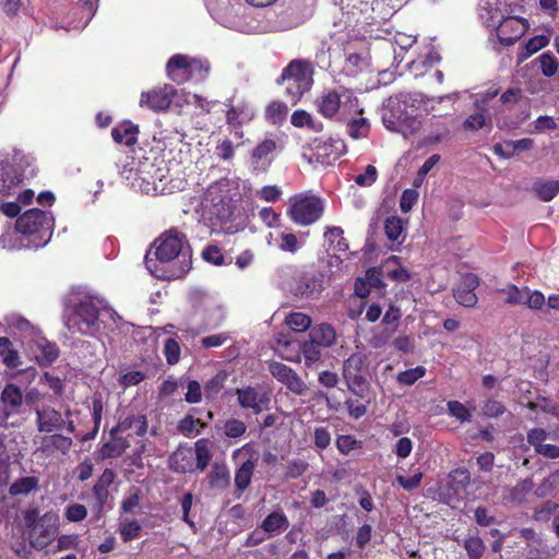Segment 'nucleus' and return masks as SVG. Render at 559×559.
I'll return each instance as SVG.
<instances>
[{"mask_svg":"<svg viewBox=\"0 0 559 559\" xmlns=\"http://www.w3.org/2000/svg\"><path fill=\"white\" fill-rule=\"evenodd\" d=\"M246 452L249 454V459L245 461L235 474V485L238 490L243 491L251 483V478L255 468L257 455L255 451L250 443L235 450L233 452V459H236L240 453Z\"/></svg>","mask_w":559,"mask_h":559,"instance_id":"nucleus-17","label":"nucleus"},{"mask_svg":"<svg viewBox=\"0 0 559 559\" xmlns=\"http://www.w3.org/2000/svg\"><path fill=\"white\" fill-rule=\"evenodd\" d=\"M269 370L277 381L296 395H304L308 391L305 381L290 367L278 361H272L269 365Z\"/></svg>","mask_w":559,"mask_h":559,"instance_id":"nucleus-12","label":"nucleus"},{"mask_svg":"<svg viewBox=\"0 0 559 559\" xmlns=\"http://www.w3.org/2000/svg\"><path fill=\"white\" fill-rule=\"evenodd\" d=\"M194 464L195 468L204 471L211 460L210 441L207 439H200L194 445Z\"/></svg>","mask_w":559,"mask_h":559,"instance_id":"nucleus-39","label":"nucleus"},{"mask_svg":"<svg viewBox=\"0 0 559 559\" xmlns=\"http://www.w3.org/2000/svg\"><path fill=\"white\" fill-rule=\"evenodd\" d=\"M221 429L225 437L229 439H239L247 432V425L240 419L229 418L223 424Z\"/></svg>","mask_w":559,"mask_h":559,"instance_id":"nucleus-47","label":"nucleus"},{"mask_svg":"<svg viewBox=\"0 0 559 559\" xmlns=\"http://www.w3.org/2000/svg\"><path fill=\"white\" fill-rule=\"evenodd\" d=\"M528 407L532 411H540L544 413L551 414L559 418V406L547 397H539L536 402L530 403Z\"/></svg>","mask_w":559,"mask_h":559,"instance_id":"nucleus-61","label":"nucleus"},{"mask_svg":"<svg viewBox=\"0 0 559 559\" xmlns=\"http://www.w3.org/2000/svg\"><path fill=\"white\" fill-rule=\"evenodd\" d=\"M409 98H390L385 111L382 115L384 127L404 136L416 133L421 126L420 120L415 116L414 109H408Z\"/></svg>","mask_w":559,"mask_h":559,"instance_id":"nucleus-4","label":"nucleus"},{"mask_svg":"<svg viewBox=\"0 0 559 559\" xmlns=\"http://www.w3.org/2000/svg\"><path fill=\"white\" fill-rule=\"evenodd\" d=\"M0 246L5 250H20L23 248H32L31 243L27 239L21 234L16 228V224L14 227L7 226L3 233L0 235Z\"/></svg>","mask_w":559,"mask_h":559,"instance_id":"nucleus-29","label":"nucleus"},{"mask_svg":"<svg viewBox=\"0 0 559 559\" xmlns=\"http://www.w3.org/2000/svg\"><path fill=\"white\" fill-rule=\"evenodd\" d=\"M534 189L542 201L548 202L551 201L559 193V181H539L535 183Z\"/></svg>","mask_w":559,"mask_h":559,"instance_id":"nucleus-44","label":"nucleus"},{"mask_svg":"<svg viewBox=\"0 0 559 559\" xmlns=\"http://www.w3.org/2000/svg\"><path fill=\"white\" fill-rule=\"evenodd\" d=\"M324 212V202L321 198L300 193L288 201L287 216L299 226H309L320 219Z\"/></svg>","mask_w":559,"mask_h":559,"instance_id":"nucleus-7","label":"nucleus"},{"mask_svg":"<svg viewBox=\"0 0 559 559\" xmlns=\"http://www.w3.org/2000/svg\"><path fill=\"white\" fill-rule=\"evenodd\" d=\"M72 439L60 433L46 436L43 438L38 452L45 454L46 457L53 455L56 452L66 455L72 448Z\"/></svg>","mask_w":559,"mask_h":559,"instance_id":"nucleus-25","label":"nucleus"},{"mask_svg":"<svg viewBox=\"0 0 559 559\" xmlns=\"http://www.w3.org/2000/svg\"><path fill=\"white\" fill-rule=\"evenodd\" d=\"M277 147V141L273 138H265L258 143L250 154L252 171L257 174L267 171L275 158Z\"/></svg>","mask_w":559,"mask_h":559,"instance_id":"nucleus-11","label":"nucleus"},{"mask_svg":"<svg viewBox=\"0 0 559 559\" xmlns=\"http://www.w3.org/2000/svg\"><path fill=\"white\" fill-rule=\"evenodd\" d=\"M313 69L309 61L296 59L283 69L277 79L278 84L285 85L286 94L296 103L312 85Z\"/></svg>","mask_w":559,"mask_h":559,"instance_id":"nucleus-6","label":"nucleus"},{"mask_svg":"<svg viewBox=\"0 0 559 559\" xmlns=\"http://www.w3.org/2000/svg\"><path fill=\"white\" fill-rule=\"evenodd\" d=\"M87 515V509L80 503H72L66 508L64 516L70 522H81Z\"/></svg>","mask_w":559,"mask_h":559,"instance_id":"nucleus-63","label":"nucleus"},{"mask_svg":"<svg viewBox=\"0 0 559 559\" xmlns=\"http://www.w3.org/2000/svg\"><path fill=\"white\" fill-rule=\"evenodd\" d=\"M1 403L3 404V412L5 417L8 418L10 415L17 412V409L24 403V395L22 390L13 383H8L4 385L1 394H0Z\"/></svg>","mask_w":559,"mask_h":559,"instance_id":"nucleus-27","label":"nucleus"},{"mask_svg":"<svg viewBox=\"0 0 559 559\" xmlns=\"http://www.w3.org/2000/svg\"><path fill=\"white\" fill-rule=\"evenodd\" d=\"M230 481L229 469L225 464H214L209 474V484L214 489H225Z\"/></svg>","mask_w":559,"mask_h":559,"instance_id":"nucleus-38","label":"nucleus"},{"mask_svg":"<svg viewBox=\"0 0 559 559\" xmlns=\"http://www.w3.org/2000/svg\"><path fill=\"white\" fill-rule=\"evenodd\" d=\"M205 427V424L191 415L179 420L177 429L186 437H194Z\"/></svg>","mask_w":559,"mask_h":559,"instance_id":"nucleus-43","label":"nucleus"},{"mask_svg":"<svg viewBox=\"0 0 559 559\" xmlns=\"http://www.w3.org/2000/svg\"><path fill=\"white\" fill-rule=\"evenodd\" d=\"M343 229L341 227H328L324 233V239L328 243V251H331L334 257L338 253H345L348 250V245L343 237Z\"/></svg>","mask_w":559,"mask_h":559,"instance_id":"nucleus-33","label":"nucleus"},{"mask_svg":"<svg viewBox=\"0 0 559 559\" xmlns=\"http://www.w3.org/2000/svg\"><path fill=\"white\" fill-rule=\"evenodd\" d=\"M542 73L546 78L554 76L559 71V61L551 52H544L538 57Z\"/></svg>","mask_w":559,"mask_h":559,"instance_id":"nucleus-49","label":"nucleus"},{"mask_svg":"<svg viewBox=\"0 0 559 559\" xmlns=\"http://www.w3.org/2000/svg\"><path fill=\"white\" fill-rule=\"evenodd\" d=\"M346 153V145L340 138H326L316 140L312 147L310 162L322 166L332 165Z\"/></svg>","mask_w":559,"mask_h":559,"instance_id":"nucleus-9","label":"nucleus"},{"mask_svg":"<svg viewBox=\"0 0 559 559\" xmlns=\"http://www.w3.org/2000/svg\"><path fill=\"white\" fill-rule=\"evenodd\" d=\"M98 308L91 297H84L67 317L66 325L72 333L93 335L97 330Z\"/></svg>","mask_w":559,"mask_h":559,"instance_id":"nucleus-8","label":"nucleus"},{"mask_svg":"<svg viewBox=\"0 0 559 559\" xmlns=\"http://www.w3.org/2000/svg\"><path fill=\"white\" fill-rule=\"evenodd\" d=\"M175 93V87L167 84L143 92L140 98V106L154 111L165 110L170 106Z\"/></svg>","mask_w":559,"mask_h":559,"instance_id":"nucleus-13","label":"nucleus"},{"mask_svg":"<svg viewBox=\"0 0 559 559\" xmlns=\"http://www.w3.org/2000/svg\"><path fill=\"white\" fill-rule=\"evenodd\" d=\"M36 423L38 431L47 433L61 430L66 425L61 413L51 406H43L36 409Z\"/></svg>","mask_w":559,"mask_h":559,"instance_id":"nucleus-21","label":"nucleus"},{"mask_svg":"<svg viewBox=\"0 0 559 559\" xmlns=\"http://www.w3.org/2000/svg\"><path fill=\"white\" fill-rule=\"evenodd\" d=\"M255 116V109L253 106L241 100L236 105H231L226 111V123L228 127H237L249 123Z\"/></svg>","mask_w":559,"mask_h":559,"instance_id":"nucleus-24","label":"nucleus"},{"mask_svg":"<svg viewBox=\"0 0 559 559\" xmlns=\"http://www.w3.org/2000/svg\"><path fill=\"white\" fill-rule=\"evenodd\" d=\"M0 357L2 362L10 369L17 368L22 365L19 352L5 336L0 337Z\"/></svg>","mask_w":559,"mask_h":559,"instance_id":"nucleus-36","label":"nucleus"},{"mask_svg":"<svg viewBox=\"0 0 559 559\" xmlns=\"http://www.w3.org/2000/svg\"><path fill=\"white\" fill-rule=\"evenodd\" d=\"M29 352L39 366L51 365L59 357L58 346L40 334H35L28 345Z\"/></svg>","mask_w":559,"mask_h":559,"instance_id":"nucleus-14","label":"nucleus"},{"mask_svg":"<svg viewBox=\"0 0 559 559\" xmlns=\"http://www.w3.org/2000/svg\"><path fill=\"white\" fill-rule=\"evenodd\" d=\"M321 347L319 344L314 343L311 338L305 341L301 345V353L304 355L305 361L307 365L314 364L320 360Z\"/></svg>","mask_w":559,"mask_h":559,"instance_id":"nucleus-52","label":"nucleus"},{"mask_svg":"<svg viewBox=\"0 0 559 559\" xmlns=\"http://www.w3.org/2000/svg\"><path fill=\"white\" fill-rule=\"evenodd\" d=\"M479 280L473 273L462 276L460 284L453 290L455 300L464 307H474L477 304V296L474 290L478 287Z\"/></svg>","mask_w":559,"mask_h":559,"instance_id":"nucleus-20","label":"nucleus"},{"mask_svg":"<svg viewBox=\"0 0 559 559\" xmlns=\"http://www.w3.org/2000/svg\"><path fill=\"white\" fill-rule=\"evenodd\" d=\"M289 526L287 516L282 511H275L269 514L261 523V528L269 535H278Z\"/></svg>","mask_w":559,"mask_h":559,"instance_id":"nucleus-34","label":"nucleus"},{"mask_svg":"<svg viewBox=\"0 0 559 559\" xmlns=\"http://www.w3.org/2000/svg\"><path fill=\"white\" fill-rule=\"evenodd\" d=\"M237 396L239 405L242 408H250L254 414H259L262 412V397H259V394L255 389L248 386L245 389L237 390Z\"/></svg>","mask_w":559,"mask_h":559,"instance_id":"nucleus-35","label":"nucleus"},{"mask_svg":"<svg viewBox=\"0 0 559 559\" xmlns=\"http://www.w3.org/2000/svg\"><path fill=\"white\" fill-rule=\"evenodd\" d=\"M498 294L502 296L506 304L511 306H522L525 287L519 288L518 286L510 284L499 289Z\"/></svg>","mask_w":559,"mask_h":559,"instance_id":"nucleus-45","label":"nucleus"},{"mask_svg":"<svg viewBox=\"0 0 559 559\" xmlns=\"http://www.w3.org/2000/svg\"><path fill=\"white\" fill-rule=\"evenodd\" d=\"M123 179L130 185L146 194L160 193L165 189V181L168 177V168L165 162L154 156L144 157L135 162L133 158L124 164L120 170Z\"/></svg>","mask_w":559,"mask_h":559,"instance_id":"nucleus-2","label":"nucleus"},{"mask_svg":"<svg viewBox=\"0 0 559 559\" xmlns=\"http://www.w3.org/2000/svg\"><path fill=\"white\" fill-rule=\"evenodd\" d=\"M190 57L186 55L173 56L167 64L168 78L175 83L181 84L189 80Z\"/></svg>","mask_w":559,"mask_h":559,"instance_id":"nucleus-26","label":"nucleus"},{"mask_svg":"<svg viewBox=\"0 0 559 559\" xmlns=\"http://www.w3.org/2000/svg\"><path fill=\"white\" fill-rule=\"evenodd\" d=\"M170 467L179 473H190L195 469L192 449H178L170 456Z\"/></svg>","mask_w":559,"mask_h":559,"instance_id":"nucleus-31","label":"nucleus"},{"mask_svg":"<svg viewBox=\"0 0 559 559\" xmlns=\"http://www.w3.org/2000/svg\"><path fill=\"white\" fill-rule=\"evenodd\" d=\"M309 338L320 346L329 348L336 342V332L331 324L320 323L310 330Z\"/></svg>","mask_w":559,"mask_h":559,"instance_id":"nucleus-32","label":"nucleus"},{"mask_svg":"<svg viewBox=\"0 0 559 559\" xmlns=\"http://www.w3.org/2000/svg\"><path fill=\"white\" fill-rule=\"evenodd\" d=\"M187 393L185 395V400L189 404L200 403L202 400V390L201 385L195 380L186 381Z\"/></svg>","mask_w":559,"mask_h":559,"instance_id":"nucleus-64","label":"nucleus"},{"mask_svg":"<svg viewBox=\"0 0 559 559\" xmlns=\"http://www.w3.org/2000/svg\"><path fill=\"white\" fill-rule=\"evenodd\" d=\"M141 498V490L139 488H130L121 502L122 511L133 513L134 510L140 507Z\"/></svg>","mask_w":559,"mask_h":559,"instance_id":"nucleus-55","label":"nucleus"},{"mask_svg":"<svg viewBox=\"0 0 559 559\" xmlns=\"http://www.w3.org/2000/svg\"><path fill=\"white\" fill-rule=\"evenodd\" d=\"M464 547L469 559H480L485 551L483 540L477 536H471L465 539Z\"/></svg>","mask_w":559,"mask_h":559,"instance_id":"nucleus-59","label":"nucleus"},{"mask_svg":"<svg viewBox=\"0 0 559 559\" xmlns=\"http://www.w3.org/2000/svg\"><path fill=\"white\" fill-rule=\"evenodd\" d=\"M311 318L302 312H290L285 318V324L296 333L307 331L311 326Z\"/></svg>","mask_w":559,"mask_h":559,"instance_id":"nucleus-41","label":"nucleus"},{"mask_svg":"<svg viewBox=\"0 0 559 559\" xmlns=\"http://www.w3.org/2000/svg\"><path fill=\"white\" fill-rule=\"evenodd\" d=\"M386 237L392 241H399L403 234V222L397 216H390L384 224Z\"/></svg>","mask_w":559,"mask_h":559,"instance_id":"nucleus-54","label":"nucleus"},{"mask_svg":"<svg viewBox=\"0 0 559 559\" xmlns=\"http://www.w3.org/2000/svg\"><path fill=\"white\" fill-rule=\"evenodd\" d=\"M138 132V127L128 122L115 127L111 135L116 143L131 146L136 142Z\"/></svg>","mask_w":559,"mask_h":559,"instance_id":"nucleus-37","label":"nucleus"},{"mask_svg":"<svg viewBox=\"0 0 559 559\" xmlns=\"http://www.w3.org/2000/svg\"><path fill=\"white\" fill-rule=\"evenodd\" d=\"M280 239L281 242L278 245V248L282 251L296 253L302 246V242L297 239V236L290 233H281Z\"/></svg>","mask_w":559,"mask_h":559,"instance_id":"nucleus-60","label":"nucleus"},{"mask_svg":"<svg viewBox=\"0 0 559 559\" xmlns=\"http://www.w3.org/2000/svg\"><path fill=\"white\" fill-rule=\"evenodd\" d=\"M366 361L362 353L352 354L343 364V377L347 383L349 391L360 399L366 397L367 385L364 384L360 372Z\"/></svg>","mask_w":559,"mask_h":559,"instance_id":"nucleus-10","label":"nucleus"},{"mask_svg":"<svg viewBox=\"0 0 559 559\" xmlns=\"http://www.w3.org/2000/svg\"><path fill=\"white\" fill-rule=\"evenodd\" d=\"M38 486V479L33 476L22 477L16 479L10 486V493L13 496L16 495H27L31 491L35 490Z\"/></svg>","mask_w":559,"mask_h":559,"instance_id":"nucleus-46","label":"nucleus"},{"mask_svg":"<svg viewBox=\"0 0 559 559\" xmlns=\"http://www.w3.org/2000/svg\"><path fill=\"white\" fill-rule=\"evenodd\" d=\"M22 182V173L8 160L0 159V199L15 195Z\"/></svg>","mask_w":559,"mask_h":559,"instance_id":"nucleus-16","label":"nucleus"},{"mask_svg":"<svg viewBox=\"0 0 559 559\" xmlns=\"http://www.w3.org/2000/svg\"><path fill=\"white\" fill-rule=\"evenodd\" d=\"M449 413L451 416L455 417L461 423L471 420V412L460 402L450 401L447 404Z\"/></svg>","mask_w":559,"mask_h":559,"instance_id":"nucleus-62","label":"nucleus"},{"mask_svg":"<svg viewBox=\"0 0 559 559\" xmlns=\"http://www.w3.org/2000/svg\"><path fill=\"white\" fill-rule=\"evenodd\" d=\"M478 15L487 27L493 29L504 19L503 11L498 0H485L479 7Z\"/></svg>","mask_w":559,"mask_h":559,"instance_id":"nucleus-28","label":"nucleus"},{"mask_svg":"<svg viewBox=\"0 0 559 559\" xmlns=\"http://www.w3.org/2000/svg\"><path fill=\"white\" fill-rule=\"evenodd\" d=\"M425 374L426 368L423 366H417L415 368L400 372L397 374V382L404 385H412Z\"/></svg>","mask_w":559,"mask_h":559,"instance_id":"nucleus-57","label":"nucleus"},{"mask_svg":"<svg viewBox=\"0 0 559 559\" xmlns=\"http://www.w3.org/2000/svg\"><path fill=\"white\" fill-rule=\"evenodd\" d=\"M549 37L546 35H536L530 38L525 44V52L523 53L522 59H526L533 53L545 48L549 44Z\"/></svg>","mask_w":559,"mask_h":559,"instance_id":"nucleus-58","label":"nucleus"},{"mask_svg":"<svg viewBox=\"0 0 559 559\" xmlns=\"http://www.w3.org/2000/svg\"><path fill=\"white\" fill-rule=\"evenodd\" d=\"M522 306H526L531 310H542L546 305V298L544 294L539 290H532L528 287H525V294L523 298Z\"/></svg>","mask_w":559,"mask_h":559,"instance_id":"nucleus-51","label":"nucleus"},{"mask_svg":"<svg viewBox=\"0 0 559 559\" xmlns=\"http://www.w3.org/2000/svg\"><path fill=\"white\" fill-rule=\"evenodd\" d=\"M141 525L134 520H123L119 525V533L123 542H130L140 535Z\"/></svg>","mask_w":559,"mask_h":559,"instance_id":"nucleus-53","label":"nucleus"},{"mask_svg":"<svg viewBox=\"0 0 559 559\" xmlns=\"http://www.w3.org/2000/svg\"><path fill=\"white\" fill-rule=\"evenodd\" d=\"M316 106L323 117L331 119L338 115L345 118L364 112L358 97L352 90L344 86L324 90L317 98Z\"/></svg>","mask_w":559,"mask_h":559,"instance_id":"nucleus-3","label":"nucleus"},{"mask_svg":"<svg viewBox=\"0 0 559 559\" xmlns=\"http://www.w3.org/2000/svg\"><path fill=\"white\" fill-rule=\"evenodd\" d=\"M47 515L43 516L29 533V542L34 548L44 549L55 538L57 527L55 524H46Z\"/></svg>","mask_w":559,"mask_h":559,"instance_id":"nucleus-23","label":"nucleus"},{"mask_svg":"<svg viewBox=\"0 0 559 559\" xmlns=\"http://www.w3.org/2000/svg\"><path fill=\"white\" fill-rule=\"evenodd\" d=\"M222 23L226 27L234 28L241 33H252L258 28V25L249 16L247 8L243 4H238L237 8L233 7L230 10H226L222 16Z\"/></svg>","mask_w":559,"mask_h":559,"instance_id":"nucleus-18","label":"nucleus"},{"mask_svg":"<svg viewBox=\"0 0 559 559\" xmlns=\"http://www.w3.org/2000/svg\"><path fill=\"white\" fill-rule=\"evenodd\" d=\"M485 112L486 111L477 110V112L469 115L465 119V121L463 123V128L465 130H469V131H477L481 128L490 126L491 119L489 116H486Z\"/></svg>","mask_w":559,"mask_h":559,"instance_id":"nucleus-50","label":"nucleus"},{"mask_svg":"<svg viewBox=\"0 0 559 559\" xmlns=\"http://www.w3.org/2000/svg\"><path fill=\"white\" fill-rule=\"evenodd\" d=\"M495 29L499 41L504 46H511L525 34L526 24L520 17L508 16Z\"/></svg>","mask_w":559,"mask_h":559,"instance_id":"nucleus-19","label":"nucleus"},{"mask_svg":"<svg viewBox=\"0 0 559 559\" xmlns=\"http://www.w3.org/2000/svg\"><path fill=\"white\" fill-rule=\"evenodd\" d=\"M155 259L145 257V264L150 273L163 280L182 277L192 265L191 249L185 234L177 229H169L162 234L154 242Z\"/></svg>","mask_w":559,"mask_h":559,"instance_id":"nucleus-1","label":"nucleus"},{"mask_svg":"<svg viewBox=\"0 0 559 559\" xmlns=\"http://www.w3.org/2000/svg\"><path fill=\"white\" fill-rule=\"evenodd\" d=\"M210 72V63L206 60L190 58L189 80L204 81Z\"/></svg>","mask_w":559,"mask_h":559,"instance_id":"nucleus-48","label":"nucleus"},{"mask_svg":"<svg viewBox=\"0 0 559 559\" xmlns=\"http://www.w3.org/2000/svg\"><path fill=\"white\" fill-rule=\"evenodd\" d=\"M129 447L130 443L127 438L119 436V433H112L111 430L109 441L99 449V455L103 460L119 457Z\"/></svg>","mask_w":559,"mask_h":559,"instance_id":"nucleus-30","label":"nucleus"},{"mask_svg":"<svg viewBox=\"0 0 559 559\" xmlns=\"http://www.w3.org/2000/svg\"><path fill=\"white\" fill-rule=\"evenodd\" d=\"M239 145L240 143L234 144V142L230 139L225 138L217 142L214 154L219 160L227 164H233L236 154V148Z\"/></svg>","mask_w":559,"mask_h":559,"instance_id":"nucleus-40","label":"nucleus"},{"mask_svg":"<svg viewBox=\"0 0 559 559\" xmlns=\"http://www.w3.org/2000/svg\"><path fill=\"white\" fill-rule=\"evenodd\" d=\"M292 290L295 296L301 298L316 297L323 290V275L317 272H304L296 278Z\"/></svg>","mask_w":559,"mask_h":559,"instance_id":"nucleus-15","label":"nucleus"},{"mask_svg":"<svg viewBox=\"0 0 559 559\" xmlns=\"http://www.w3.org/2000/svg\"><path fill=\"white\" fill-rule=\"evenodd\" d=\"M16 228L27 238L32 248H40L48 243L52 234V217L38 209H32L17 217Z\"/></svg>","mask_w":559,"mask_h":559,"instance_id":"nucleus-5","label":"nucleus"},{"mask_svg":"<svg viewBox=\"0 0 559 559\" xmlns=\"http://www.w3.org/2000/svg\"><path fill=\"white\" fill-rule=\"evenodd\" d=\"M370 131V124L364 117L353 118L347 123V133L354 140L367 138Z\"/></svg>","mask_w":559,"mask_h":559,"instance_id":"nucleus-42","label":"nucleus"},{"mask_svg":"<svg viewBox=\"0 0 559 559\" xmlns=\"http://www.w3.org/2000/svg\"><path fill=\"white\" fill-rule=\"evenodd\" d=\"M549 433L543 428H534L527 432V442L534 448L535 452L547 459L559 457V447L546 443Z\"/></svg>","mask_w":559,"mask_h":559,"instance_id":"nucleus-22","label":"nucleus"},{"mask_svg":"<svg viewBox=\"0 0 559 559\" xmlns=\"http://www.w3.org/2000/svg\"><path fill=\"white\" fill-rule=\"evenodd\" d=\"M533 487V480L526 478L510 489L508 499L512 502H521Z\"/></svg>","mask_w":559,"mask_h":559,"instance_id":"nucleus-56","label":"nucleus"}]
</instances>
